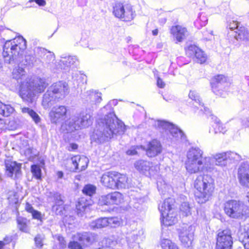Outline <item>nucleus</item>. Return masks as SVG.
I'll list each match as a JSON object with an SVG mask.
<instances>
[{"mask_svg": "<svg viewBox=\"0 0 249 249\" xmlns=\"http://www.w3.org/2000/svg\"><path fill=\"white\" fill-rule=\"evenodd\" d=\"M180 210L184 212L186 215H187L188 213H190V207L189 204L186 202L182 203L180 207Z\"/></svg>", "mask_w": 249, "mask_h": 249, "instance_id": "nucleus-57", "label": "nucleus"}, {"mask_svg": "<svg viewBox=\"0 0 249 249\" xmlns=\"http://www.w3.org/2000/svg\"><path fill=\"white\" fill-rule=\"evenodd\" d=\"M69 125L71 131L84 127V126H83V123L81 120L79 114L73 116L70 119Z\"/></svg>", "mask_w": 249, "mask_h": 249, "instance_id": "nucleus-30", "label": "nucleus"}, {"mask_svg": "<svg viewBox=\"0 0 249 249\" xmlns=\"http://www.w3.org/2000/svg\"><path fill=\"white\" fill-rule=\"evenodd\" d=\"M134 165L137 170L146 176L153 175L159 168L157 166H153L152 163L144 160L137 161Z\"/></svg>", "mask_w": 249, "mask_h": 249, "instance_id": "nucleus-13", "label": "nucleus"}, {"mask_svg": "<svg viewBox=\"0 0 249 249\" xmlns=\"http://www.w3.org/2000/svg\"><path fill=\"white\" fill-rule=\"evenodd\" d=\"M89 99L91 103H100L102 100L101 93L94 91L93 90H90L87 92Z\"/></svg>", "mask_w": 249, "mask_h": 249, "instance_id": "nucleus-39", "label": "nucleus"}, {"mask_svg": "<svg viewBox=\"0 0 249 249\" xmlns=\"http://www.w3.org/2000/svg\"><path fill=\"white\" fill-rule=\"evenodd\" d=\"M68 248L70 249H82L81 245L77 242H71L68 245Z\"/></svg>", "mask_w": 249, "mask_h": 249, "instance_id": "nucleus-55", "label": "nucleus"}, {"mask_svg": "<svg viewBox=\"0 0 249 249\" xmlns=\"http://www.w3.org/2000/svg\"><path fill=\"white\" fill-rule=\"evenodd\" d=\"M67 112V108L64 106L53 107L49 113L51 123L56 124L61 123L65 119Z\"/></svg>", "mask_w": 249, "mask_h": 249, "instance_id": "nucleus-11", "label": "nucleus"}, {"mask_svg": "<svg viewBox=\"0 0 249 249\" xmlns=\"http://www.w3.org/2000/svg\"><path fill=\"white\" fill-rule=\"evenodd\" d=\"M71 160L76 170L83 171L87 167L88 160L86 158H81L79 156H75L72 157Z\"/></svg>", "mask_w": 249, "mask_h": 249, "instance_id": "nucleus-23", "label": "nucleus"}, {"mask_svg": "<svg viewBox=\"0 0 249 249\" xmlns=\"http://www.w3.org/2000/svg\"><path fill=\"white\" fill-rule=\"evenodd\" d=\"M107 218H101L92 221L89 224V227L91 229L94 230L107 227Z\"/></svg>", "mask_w": 249, "mask_h": 249, "instance_id": "nucleus-33", "label": "nucleus"}, {"mask_svg": "<svg viewBox=\"0 0 249 249\" xmlns=\"http://www.w3.org/2000/svg\"><path fill=\"white\" fill-rule=\"evenodd\" d=\"M232 35L236 40H249V32H232Z\"/></svg>", "mask_w": 249, "mask_h": 249, "instance_id": "nucleus-42", "label": "nucleus"}, {"mask_svg": "<svg viewBox=\"0 0 249 249\" xmlns=\"http://www.w3.org/2000/svg\"><path fill=\"white\" fill-rule=\"evenodd\" d=\"M116 189H125L129 186L128 178L124 174L115 172Z\"/></svg>", "mask_w": 249, "mask_h": 249, "instance_id": "nucleus-24", "label": "nucleus"}, {"mask_svg": "<svg viewBox=\"0 0 249 249\" xmlns=\"http://www.w3.org/2000/svg\"><path fill=\"white\" fill-rule=\"evenodd\" d=\"M72 77L73 79L76 80H79V79H78V77H79V79H81L82 80H84L85 78H86V76L85 75H83L79 73H76L74 74H73L72 75Z\"/></svg>", "mask_w": 249, "mask_h": 249, "instance_id": "nucleus-61", "label": "nucleus"}, {"mask_svg": "<svg viewBox=\"0 0 249 249\" xmlns=\"http://www.w3.org/2000/svg\"><path fill=\"white\" fill-rule=\"evenodd\" d=\"M25 76L24 70L19 66L14 69L13 71V77L14 79L18 80Z\"/></svg>", "mask_w": 249, "mask_h": 249, "instance_id": "nucleus-43", "label": "nucleus"}, {"mask_svg": "<svg viewBox=\"0 0 249 249\" xmlns=\"http://www.w3.org/2000/svg\"><path fill=\"white\" fill-rule=\"evenodd\" d=\"M243 236L242 242L245 249H249V229L242 233Z\"/></svg>", "mask_w": 249, "mask_h": 249, "instance_id": "nucleus-48", "label": "nucleus"}, {"mask_svg": "<svg viewBox=\"0 0 249 249\" xmlns=\"http://www.w3.org/2000/svg\"><path fill=\"white\" fill-rule=\"evenodd\" d=\"M156 127L164 129H168L173 137L176 140H185V136L183 132L176 126L167 122L157 121L155 124Z\"/></svg>", "mask_w": 249, "mask_h": 249, "instance_id": "nucleus-10", "label": "nucleus"}, {"mask_svg": "<svg viewBox=\"0 0 249 249\" xmlns=\"http://www.w3.org/2000/svg\"><path fill=\"white\" fill-rule=\"evenodd\" d=\"M48 84L44 79L36 78L29 82H22L20 88V96L24 101L32 103L36 94L43 92Z\"/></svg>", "mask_w": 249, "mask_h": 249, "instance_id": "nucleus-4", "label": "nucleus"}, {"mask_svg": "<svg viewBox=\"0 0 249 249\" xmlns=\"http://www.w3.org/2000/svg\"><path fill=\"white\" fill-rule=\"evenodd\" d=\"M115 172H110L104 174L101 177V182L105 187L115 189Z\"/></svg>", "mask_w": 249, "mask_h": 249, "instance_id": "nucleus-20", "label": "nucleus"}, {"mask_svg": "<svg viewBox=\"0 0 249 249\" xmlns=\"http://www.w3.org/2000/svg\"><path fill=\"white\" fill-rule=\"evenodd\" d=\"M6 174L14 179L20 177L21 175V165L15 161L7 160L5 161Z\"/></svg>", "mask_w": 249, "mask_h": 249, "instance_id": "nucleus-15", "label": "nucleus"}, {"mask_svg": "<svg viewBox=\"0 0 249 249\" xmlns=\"http://www.w3.org/2000/svg\"><path fill=\"white\" fill-rule=\"evenodd\" d=\"M31 172L34 176L37 179L41 178V170L40 166L38 165H33L31 166Z\"/></svg>", "mask_w": 249, "mask_h": 249, "instance_id": "nucleus-46", "label": "nucleus"}, {"mask_svg": "<svg viewBox=\"0 0 249 249\" xmlns=\"http://www.w3.org/2000/svg\"><path fill=\"white\" fill-rule=\"evenodd\" d=\"M174 203V200L173 199L171 198L166 199L163 203L159 206V209L161 214L163 213H166L171 211H176L173 207Z\"/></svg>", "mask_w": 249, "mask_h": 249, "instance_id": "nucleus-28", "label": "nucleus"}, {"mask_svg": "<svg viewBox=\"0 0 249 249\" xmlns=\"http://www.w3.org/2000/svg\"><path fill=\"white\" fill-rule=\"evenodd\" d=\"M14 111V108L10 105L2 104L0 106V114L3 116H9Z\"/></svg>", "mask_w": 249, "mask_h": 249, "instance_id": "nucleus-37", "label": "nucleus"}, {"mask_svg": "<svg viewBox=\"0 0 249 249\" xmlns=\"http://www.w3.org/2000/svg\"><path fill=\"white\" fill-rule=\"evenodd\" d=\"M126 154L128 155H134L137 154V151L135 148L132 147L126 151Z\"/></svg>", "mask_w": 249, "mask_h": 249, "instance_id": "nucleus-63", "label": "nucleus"}, {"mask_svg": "<svg viewBox=\"0 0 249 249\" xmlns=\"http://www.w3.org/2000/svg\"><path fill=\"white\" fill-rule=\"evenodd\" d=\"M238 177L240 183L243 186L249 187V171L244 168L239 169Z\"/></svg>", "mask_w": 249, "mask_h": 249, "instance_id": "nucleus-29", "label": "nucleus"}, {"mask_svg": "<svg viewBox=\"0 0 249 249\" xmlns=\"http://www.w3.org/2000/svg\"><path fill=\"white\" fill-rule=\"evenodd\" d=\"M203 152L199 148H192L187 154L185 162L186 169L189 174L201 172H211L214 170V165L211 164L210 157L203 158Z\"/></svg>", "mask_w": 249, "mask_h": 249, "instance_id": "nucleus-2", "label": "nucleus"}, {"mask_svg": "<svg viewBox=\"0 0 249 249\" xmlns=\"http://www.w3.org/2000/svg\"><path fill=\"white\" fill-rule=\"evenodd\" d=\"M58 99H64L69 93L68 84L64 81H59L53 83L49 88Z\"/></svg>", "mask_w": 249, "mask_h": 249, "instance_id": "nucleus-12", "label": "nucleus"}, {"mask_svg": "<svg viewBox=\"0 0 249 249\" xmlns=\"http://www.w3.org/2000/svg\"><path fill=\"white\" fill-rule=\"evenodd\" d=\"M95 191L96 187L90 184L86 185L83 189V193L89 196H91L94 194Z\"/></svg>", "mask_w": 249, "mask_h": 249, "instance_id": "nucleus-47", "label": "nucleus"}, {"mask_svg": "<svg viewBox=\"0 0 249 249\" xmlns=\"http://www.w3.org/2000/svg\"><path fill=\"white\" fill-rule=\"evenodd\" d=\"M78 64V60L76 56H69L62 57L60 61V65L65 70L68 69H73L76 68Z\"/></svg>", "mask_w": 249, "mask_h": 249, "instance_id": "nucleus-21", "label": "nucleus"}, {"mask_svg": "<svg viewBox=\"0 0 249 249\" xmlns=\"http://www.w3.org/2000/svg\"><path fill=\"white\" fill-rule=\"evenodd\" d=\"M162 149L160 141L154 139L147 144L146 148V154L149 157H155L161 153Z\"/></svg>", "mask_w": 249, "mask_h": 249, "instance_id": "nucleus-16", "label": "nucleus"}, {"mask_svg": "<svg viewBox=\"0 0 249 249\" xmlns=\"http://www.w3.org/2000/svg\"><path fill=\"white\" fill-rule=\"evenodd\" d=\"M25 210L30 213L34 219L41 220L42 218L41 213L38 211L35 210L33 206L28 202H27L25 207Z\"/></svg>", "mask_w": 249, "mask_h": 249, "instance_id": "nucleus-34", "label": "nucleus"}, {"mask_svg": "<svg viewBox=\"0 0 249 249\" xmlns=\"http://www.w3.org/2000/svg\"><path fill=\"white\" fill-rule=\"evenodd\" d=\"M226 156V154L225 152L216 154L214 156L213 159L210 158L212 160L211 164L213 165L212 163L214 161L215 164L216 165L221 166L225 165L226 161L227 160Z\"/></svg>", "mask_w": 249, "mask_h": 249, "instance_id": "nucleus-32", "label": "nucleus"}, {"mask_svg": "<svg viewBox=\"0 0 249 249\" xmlns=\"http://www.w3.org/2000/svg\"><path fill=\"white\" fill-rule=\"evenodd\" d=\"M102 126L92 136V141L98 143L104 142L114 136L122 135L125 130V125L119 120L113 112L106 115L101 122Z\"/></svg>", "mask_w": 249, "mask_h": 249, "instance_id": "nucleus-1", "label": "nucleus"}, {"mask_svg": "<svg viewBox=\"0 0 249 249\" xmlns=\"http://www.w3.org/2000/svg\"><path fill=\"white\" fill-rule=\"evenodd\" d=\"M232 244L230 230L226 229L218 233L216 249H231Z\"/></svg>", "mask_w": 249, "mask_h": 249, "instance_id": "nucleus-8", "label": "nucleus"}, {"mask_svg": "<svg viewBox=\"0 0 249 249\" xmlns=\"http://www.w3.org/2000/svg\"><path fill=\"white\" fill-rule=\"evenodd\" d=\"M25 62L26 65H33L35 62V57L33 56L30 55L25 56Z\"/></svg>", "mask_w": 249, "mask_h": 249, "instance_id": "nucleus-59", "label": "nucleus"}, {"mask_svg": "<svg viewBox=\"0 0 249 249\" xmlns=\"http://www.w3.org/2000/svg\"><path fill=\"white\" fill-rule=\"evenodd\" d=\"M194 187L196 190L195 197L198 203L202 204L208 201L213 192V179L209 175L198 176L194 182Z\"/></svg>", "mask_w": 249, "mask_h": 249, "instance_id": "nucleus-3", "label": "nucleus"}, {"mask_svg": "<svg viewBox=\"0 0 249 249\" xmlns=\"http://www.w3.org/2000/svg\"><path fill=\"white\" fill-rule=\"evenodd\" d=\"M8 200L11 204H16L18 201V196L15 191H10L8 193Z\"/></svg>", "mask_w": 249, "mask_h": 249, "instance_id": "nucleus-44", "label": "nucleus"}, {"mask_svg": "<svg viewBox=\"0 0 249 249\" xmlns=\"http://www.w3.org/2000/svg\"><path fill=\"white\" fill-rule=\"evenodd\" d=\"M44 239V235L43 234H37L34 238L36 246L39 248H41L43 245Z\"/></svg>", "mask_w": 249, "mask_h": 249, "instance_id": "nucleus-52", "label": "nucleus"}, {"mask_svg": "<svg viewBox=\"0 0 249 249\" xmlns=\"http://www.w3.org/2000/svg\"><path fill=\"white\" fill-rule=\"evenodd\" d=\"M56 100L58 99L48 89L43 96L42 104L44 108H47L53 104Z\"/></svg>", "mask_w": 249, "mask_h": 249, "instance_id": "nucleus-25", "label": "nucleus"}, {"mask_svg": "<svg viewBox=\"0 0 249 249\" xmlns=\"http://www.w3.org/2000/svg\"><path fill=\"white\" fill-rule=\"evenodd\" d=\"M88 204L86 202V199L82 198L79 200L76 205L77 214L80 215H82V213L85 211Z\"/></svg>", "mask_w": 249, "mask_h": 249, "instance_id": "nucleus-38", "label": "nucleus"}, {"mask_svg": "<svg viewBox=\"0 0 249 249\" xmlns=\"http://www.w3.org/2000/svg\"><path fill=\"white\" fill-rule=\"evenodd\" d=\"M195 56L196 57L197 62L201 64L205 62L207 58L206 55L199 48L197 52H196Z\"/></svg>", "mask_w": 249, "mask_h": 249, "instance_id": "nucleus-45", "label": "nucleus"}, {"mask_svg": "<svg viewBox=\"0 0 249 249\" xmlns=\"http://www.w3.org/2000/svg\"><path fill=\"white\" fill-rule=\"evenodd\" d=\"M17 222L18 224V228L20 231L29 233L30 231V228L27 224V219L22 217H19L17 219Z\"/></svg>", "mask_w": 249, "mask_h": 249, "instance_id": "nucleus-36", "label": "nucleus"}, {"mask_svg": "<svg viewBox=\"0 0 249 249\" xmlns=\"http://www.w3.org/2000/svg\"><path fill=\"white\" fill-rule=\"evenodd\" d=\"M172 36L177 42H181L186 38L185 32H172Z\"/></svg>", "mask_w": 249, "mask_h": 249, "instance_id": "nucleus-51", "label": "nucleus"}, {"mask_svg": "<svg viewBox=\"0 0 249 249\" xmlns=\"http://www.w3.org/2000/svg\"><path fill=\"white\" fill-rule=\"evenodd\" d=\"M185 30H186V29L185 27H183L180 25H175L172 26L171 31H184Z\"/></svg>", "mask_w": 249, "mask_h": 249, "instance_id": "nucleus-60", "label": "nucleus"}, {"mask_svg": "<svg viewBox=\"0 0 249 249\" xmlns=\"http://www.w3.org/2000/svg\"><path fill=\"white\" fill-rule=\"evenodd\" d=\"M57 239L59 241V246L61 248H64L66 247V242L63 237L58 235L57 236Z\"/></svg>", "mask_w": 249, "mask_h": 249, "instance_id": "nucleus-58", "label": "nucleus"}, {"mask_svg": "<svg viewBox=\"0 0 249 249\" xmlns=\"http://www.w3.org/2000/svg\"><path fill=\"white\" fill-rule=\"evenodd\" d=\"M194 227L189 226L183 228L179 233V239L185 247H189L193 240Z\"/></svg>", "mask_w": 249, "mask_h": 249, "instance_id": "nucleus-14", "label": "nucleus"}, {"mask_svg": "<svg viewBox=\"0 0 249 249\" xmlns=\"http://www.w3.org/2000/svg\"><path fill=\"white\" fill-rule=\"evenodd\" d=\"M227 80V78L223 75H217L212 79V88L216 95L225 97L227 93L221 91L223 90V89H226V88L229 86Z\"/></svg>", "mask_w": 249, "mask_h": 249, "instance_id": "nucleus-9", "label": "nucleus"}, {"mask_svg": "<svg viewBox=\"0 0 249 249\" xmlns=\"http://www.w3.org/2000/svg\"><path fill=\"white\" fill-rule=\"evenodd\" d=\"M123 200L122 194L118 192H114L102 196L100 201L105 205H110L119 204L122 202Z\"/></svg>", "mask_w": 249, "mask_h": 249, "instance_id": "nucleus-17", "label": "nucleus"}, {"mask_svg": "<svg viewBox=\"0 0 249 249\" xmlns=\"http://www.w3.org/2000/svg\"><path fill=\"white\" fill-rule=\"evenodd\" d=\"M21 111L23 113L29 114L36 124H37L40 122L41 119L40 117L33 109L29 107H23L21 108Z\"/></svg>", "mask_w": 249, "mask_h": 249, "instance_id": "nucleus-35", "label": "nucleus"}, {"mask_svg": "<svg viewBox=\"0 0 249 249\" xmlns=\"http://www.w3.org/2000/svg\"><path fill=\"white\" fill-rule=\"evenodd\" d=\"M79 116L84 127L89 126L91 124V115L89 113L82 112L79 114Z\"/></svg>", "mask_w": 249, "mask_h": 249, "instance_id": "nucleus-40", "label": "nucleus"}, {"mask_svg": "<svg viewBox=\"0 0 249 249\" xmlns=\"http://www.w3.org/2000/svg\"><path fill=\"white\" fill-rule=\"evenodd\" d=\"M29 1L30 2L35 1L39 6H44L46 4L45 0H29Z\"/></svg>", "mask_w": 249, "mask_h": 249, "instance_id": "nucleus-64", "label": "nucleus"}, {"mask_svg": "<svg viewBox=\"0 0 249 249\" xmlns=\"http://www.w3.org/2000/svg\"><path fill=\"white\" fill-rule=\"evenodd\" d=\"M157 86L160 88H163L164 87L165 84L164 82L163 81V80L160 78V77H158L157 81Z\"/></svg>", "mask_w": 249, "mask_h": 249, "instance_id": "nucleus-62", "label": "nucleus"}, {"mask_svg": "<svg viewBox=\"0 0 249 249\" xmlns=\"http://www.w3.org/2000/svg\"><path fill=\"white\" fill-rule=\"evenodd\" d=\"M210 114V118L213 122L214 124L213 126V131L214 134L218 133H224L225 132L222 124L220 123V121L217 118V117L212 114H211V112L207 113V114Z\"/></svg>", "mask_w": 249, "mask_h": 249, "instance_id": "nucleus-31", "label": "nucleus"}, {"mask_svg": "<svg viewBox=\"0 0 249 249\" xmlns=\"http://www.w3.org/2000/svg\"><path fill=\"white\" fill-rule=\"evenodd\" d=\"M161 223L165 226H170L177 222V214L176 211L163 213L161 214Z\"/></svg>", "mask_w": 249, "mask_h": 249, "instance_id": "nucleus-22", "label": "nucleus"}, {"mask_svg": "<svg viewBox=\"0 0 249 249\" xmlns=\"http://www.w3.org/2000/svg\"><path fill=\"white\" fill-rule=\"evenodd\" d=\"M189 98L192 99L193 101H194V103H196V105L194 106L197 107L198 108H200V110L201 111L204 112L205 113L207 114L210 113V110L208 108L203 107V105L201 104L200 99L199 96L195 91L191 90L189 94Z\"/></svg>", "mask_w": 249, "mask_h": 249, "instance_id": "nucleus-26", "label": "nucleus"}, {"mask_svg": "<svg viewBox=\"0 0 249 249\" xmlns=\"http://www.w3.org/2000/svg\"><path fill=\"white\" fill-rule=\"evenodd\" d=\"M35 52L38 57L43 58L46 63H53L55 60L54 53L48 50L37 47L35 49Z\"/></svg>", "mask_w": 249, "mask_h": 249, "instance_id": "nucleus-19", "label": "nucleus"}, {"mask_svg": "<svg viewBox=\"0 0 249 249\" xmlns=\"http://www.w3.org/2000/svg\"><path fill=\"white\" fill-rule=\"evenodd\" d=\"M26 48V40L21 36L7 41L3 46L2 52L5 62L10 64L17 56L21 55Z\"/></svg>", "mask_w": 249, "mask_h": 249, "instance_id": "nucleus-5", "label": "nucleus"}, {"mask_svg": "<svg viewBox=\"0 0 249 249\" xmlns=\"http://www.w3.org/2000/svg\"><path fill=\"white\" fill-rule=\"evenodd\" d=\"M52 197L55 202V204L53 206V210L55 212L56 214H60L63 209V205L64 203L62 196L59 193H54L53 194Z\"/></svg>", "mask_w": 249, "mask_h": 249, "instance_id": "nucleus-27", "label": "nucleus"}, {"mask_svg": "<svg viewBox=\"0 0 249 249\" xmlns=\"http://www.w3.org/2000/svg\"><path fill=\"white\" fill-rule=\"evenodd\" d=\"M24 154L28 158H33L36 155L34 153V149L33 148H27L24 152Z\"/></svg>", "mask_w": 249, "mask_h": 249, "instance_id": "nucleus-56", "label": "nucleus"}, {"mask_svg": "<svg viewBox=\"0 0 249 249\" xmlns=\"http://www.w3.org/2000/svg\"><path fill=\"white\" fill-rule=\"evenodd\" d=\"M97 234L94 233L86 232L77 233L74 235L75 238L81 242L83 244L89 245L92 244L97 239Z\"/></svg>", "mask_w": 249, "mask_h": 249, "instance_id": "nucleus-18", "label": "nucleus"}, {"mask_svg": "<svg viewBox=\"0 0 249 249\" xmlns=\"http://www.w3.org/2000/svg\"><path fill=\"white\" fill-rule=\"evenodd\" d=\"M113 14L115 17L126 21L132 20L135 16V12L130 5L124 6L120 3L115 4Z\"/></svg>", "mask_w": 249, "mask_h": 249, "instance_id": "nucleus-7", "label": "nucleus"}, {"mask_svg": "<svg viewBox=\"0 0 249 249\" xmlns=\"http://www.w3.org/2000/svg\"><path fill=\"white\" fill-rule=\"evenodd\" d=\"M239 23L236 21H232L229 24L228 27L229 29L231 30H233L236 29L238 30V31H243L244 29H243L242 27H239Z\"/></svg>", "mask_w": 249, "mask_h": 249, "instance_id": "nucleus-54", "label": "nucleus"}, {"mask_svg": "<svg viewBox=\"0 0 249 249\" xmlns=\"http://www.w3.org/2000/svg\"><path fill=\"white\" fill-rule=\"evenodd\" d=\"M107 226H109L111 227H115L120 224V222L117 217L107 218Z\"/></svg>", "mask_w": 249, "mask_h": 249, "instance_id": "nucleus-53", "label": "nucleus"}, {"mask_svg": "<svg viewBox=\"0 0 249 249\" xmlns=\"http://www.w3.org/2000/svg\"><path fill=\"white\" fill-rule=\"evenodd\" d=\"M224 212L230 217L242 219L247 214L248 208L242 202L235 200L226 202L224 204Z\"/></svg>", "mask_w": 249, "mask_h": 249, "instance_id": "nucleus-6", "label": "nucleus"}, {"mask_svg": "<svg viewBox=\"0 0 249 249\" xmlns=\"http://www.w3.org/2000/svg\"><path fill=\"white\" fill-rule=\"evenodd\" d=\"M160 244L163 249H178L177 246L168 239H161Z\"/></svg>", "mask_w": 249, "mask_h": 249, "instance_id": "nucleus-41", "label": "nucleus"}, {"mask_svg": "<svg viewBox=\"0 0 249 249\" xmlns=\"http://www.w3.org/2000/svg\"><path fill=\"white\" fill-rule=\"evenodd\" d=\"M226 154L227 159L231 160L240 161L241 160V156L236 153L229 151L225 152Z\"/></svg>", "mask_w": 249, "mask_h": 249, "instance_id": "nucleus-49", "label": "nucleus"}, {"mask_svg": "<svg viewBox=\"0 0 249 249\" xmlns=\"http://www.w3.org/2000/svg\"><path fill=\"white\" fill-rule=\"evenodd\" d=\"M199 48L194 45H191L188 46V48L186 50V53L189 57L195 56V54L197 52Z\"/></svg>", "mask_w": 249, "mask_h": 249, "instance_id": "nucleus-50", "label": "nucleus"}]
</instances>
